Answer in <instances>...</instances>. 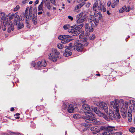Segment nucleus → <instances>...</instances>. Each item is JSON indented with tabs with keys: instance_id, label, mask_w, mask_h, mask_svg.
I'll return each mask as SVG.
<instances>
[{
	"instance_id": "nucleus-1",
	"label": "nucleus",
	"mask_w": 135,
	"mask_h": 135,
	"mask_svg": "<svg viewBox=\"0 0 135 135\" xmlns=\"http://www.w3.org/2000/svg\"><path fill=\"white\" fill-rule=\"evenodd\" d=\"M119 103V107H117V109L119 110H135V102L133 100H131L130 101L129 107H128L127 104H125L124 105H123L124 101L122 99L120 100L118 103Z\"/></svg>"
},
{
	"instance_id": "nucleus-2",
	"label": "nucleus",
	"mask_w": 135,
	"mask_h": 135,
	"mask_svg": "<svg viewBox=\"0 0 135 135\" xmlns=\"http://www.w3.org/2000/svg\"><path fill=\"white\" fill-rule=\"evenodd\" d=\"M91 110H87L86 112H84L87 116L89 117V118L86 119L85 121L88 123H94L96 122V119L94 117V115L91 112Z\"/></svg>"
},
{
	"instance_id": "nucleus-3",
	"label": "nucleus",
	"mask_w": 135,
	"mask_h": 135,
	"mask_svg": "<svg viewBox=\"0 0 135 135\" xmlns=\"http://www.w3.org/2000/svg\"><path fill=\"white\" fill-rule=\"evenodd\" d=\"M62 108L63 110H75L77 109V107L75 104L72 103L69 104L68 102H65L63 103Z\"/></svg>"
},
{
	"instance_id": "nucleus-4",
	"label": "nucleus",
	"mask_w": 135,
	"mask_h": 135,
	"mask_svg": "<svg viewBox=\"0 0 135 135\" xmlns=\"http://www.w3.org/2000/svg\"><path fill=\"white\" fill-rule=\"evenodd\" d=\"M86 18V15L83 12H81L78 14L76 17V22L80 23L84 21Z\"/></svg>"
},
{
	"instance_id": "nucleus-5",
	"label": "nucleus",
	"mask_w": 135,
	"mask_h": 135,
	"mask_svg": "<svg viewBox=\"0 0 135 135\" xmlns=\"http://www.w3.org/2000/svg\"><path fill=\"white\" fill-rule=\"evenodd\" d=\"M74 47L75 50L81 52L83 49V46L79 41H76L75 43Z\"/></svg>"
},
{
	"instance_id": "nucleus-6",
	"label": "nucleus",
	"mask_w": 135,
	"mask_h": 135,
	"mask_svg": "<svg viewBox=\"0 0 135 135\" xmlns=\"http://www.w3.org/2000/svg\"><path fill=\"white\" fill-rule=\"evenodd\" d=\"M69 37L70 36L69 35H61L59 37V40H61L62 43L66 44L70 41Z\"/></svg>"
},
{
	"instance_id": "nucleus-7",
	"label": "nucleus",
	"mask_w": 135,
	"mask_h": 135,
	"mask_svg": "<svg viewBox=\"0 0 135 135\" xmlns=\"http://www.w3.org/2000/svg\"><path fill=\"white\" fill-rule=\"evenodd\" d=\"M75 26H71V28H74L73 29H69L68 31L69 33H71L72 35L73 36H76L79 34L80 33V30L79 29H75Z\"/></svg>"
},
{
	"instance_id": "nucleus-8",
	"label": "nucleus",
	"mask_w": 135,
	"mask_h": 135,
	"mask_svg": "<svg viewBox=\"0 0 135 135\" xmlns=\"http://www.w3.org/2000/svg\"><path fill=\"white\" fill-rule=\"evenodd\" d=\"M106 112L107 113V115L109 117V118L112 120H113L116 119V117L115 115L114 112L112 110H107L106 111Z\"/></svg>"
},
{
	"instance_id": "nucleus-9",
	"label": "nucleus",
	"mask_w": 135,
	"mask_h": 135,
	"mask_svg": "<svg viewBox=\"0 0 135 135\" xmlns=\"http://www.w3.org/2000/svg\"><path fill=\"white\" fill-rule=\"evenodd\" d=\"M12 14L14 18H15L14 20V25H17L18 23L17 22H18L19 20H20L21 21V18H20L19 16L18 15V12H16L14 14Z\"/></svg>"
},
{
	"instance_id": "nucleus-10",
	"label": "nucleus",
	"mask_w": 135,
	"mask_h": 135,
	"mask_svg": "<svg viewBox=\"0 0 135 135\" xmlns=\"http://www.w3.org/2000/svg\"><path fill=\"white\" fill-rule=\"evenodd\" d=\"M94 112L100 117H103L105 119H107V116L105 113L101 112L100 110H94Z\"/></svg>"
},
{
	"instance_id": "nucleus-11",
	"label": "nucleus",
	"mask_w": 135,
	"mask_h": 135,
	"mask_svg": "<svg viewBox=\"0 0 135 135\" xmlns=\"http://www.w3.org/2000/svg\"><path fill=\"white\" fill-rule=\"evenodd\" d=\"M118 100L117 99L115 100V102L116 105L115 104V103L114 102H110V104L112 105L111 107L113 108L114 109H115V110H119L118 109H117V107H119V105H118Z\"/></svg>"
},
{
	"instance_id": "nucleus-12",
	"label": "nucleus",
	"mask_w": 135,
	"mask_h": 135,
	"mask_svg": "<svg viewBox=\"0 0 135 135\" xmlns=\"http://www.w3.org/2000/svg\"><path fill=\"white\" fill-rule=\"evenodd\" d=\"M8 33H10L11 32V31H13L14 29V27L12 23H8Z\"/></svg>"
},
{
	"instance_id": "nucleus-13",
	"label": "nucleus",
	"mask_w": 135,
	"mask_h": 135,
	"mask_svg": "<svg viewBox=\"0 0 135 135\" xmlns=\"http://www.w3.org/2000/svg\"><path fill=\"white\" fill-rule=\"evenodd\" d=\"M28 13V11L26 9L25 12V14L23 13H22L21 14V15L20 16L21 17V21H22L24 19V18L25 17H26V18L27 19L29 18V16H26V14H27Z\"/></svg>"
},
{
	"instance_id": "nucleus-14",
	"label": "nucleus",
	"mask_w": 135,
	"mask_h": 135,
	"mask_svg": "<svg viewBox=\"0 0 135 135\" xmlns=\"http://www.w3.org/2000/svg\"><path fill=\"white\" fill-rule=\"evenodd\" d=\"M100 108L99 109H102L103 110H107L108 109L107 105L104 102H102L100 104Z\"/></svg>"
},
{
	"instance_id": "nucleus-15",
	"label": "nucleus",
	"mask_w": 135,
	"mask_h": 135,
	"mask_svg": "<svg viewBox=\"0 0 135 135\" xmlns=\"http://www.w3.org/2000/svg\"><path fill=\"white\" fill-rule=\"evenodd\" d=\"M49 59L53 62L56 61L57 60V58L55 56L53 55L52 54H49Z\"/></svg>"
},
{
	"instance_id": "nucleus-16",
	"label": "nucleus",
	"mask_w": 135,
	"mask_h": 135,
	"mask_svg": "<svg viewBox=\"0 0 135 135\" xmlns=\"http://www.w3.org/2000/svg\"><path fill=\"white\" fill-rule=\"evenodd\" d=\"M79 37L80 39L82 40H81L82 41L86 42L87 40V38H84V32H82L80 35Z\"/></svg>"
},
{
	"instance_id": "nucleus-17",
	"label": "nucleus",
	"mask_w": 135,
	"mask_h": 135,
	"mask_svg": "<svg viewBox=\"0 0 135 135\" xmlns=\"http://www.w3.org/2000/svg\"><path fill=\"white\" fill-rule=\"evenodd\" d=\"M114 130H115V127L110 126H109L105 128L104 129L105 131H108L109 133L111 131Z\"/></svg>"
},
{
	"instance_id": "nucleus-18",
	"label": "nucleus",
	"mask_w": 135,
	"mask_h": 135,
	"mask_svg": "<svg viewBox=\"0 0 135 135\" xmlns=\"http://www.w3.org/2000/svg\"><path fill=\"white\" fill-rule=\"evenodd\" d=\"M0 17L1 18L2 20L4 21V22L6 21V15H5V13L4 12H1L0 13Z\"/></svg>"
},
{
	"instance_id": "nucleus-19",
	"label": "nucleus",
	"mask_w": 135,
	"mask_h": 135,
	"mask_svg": "<svg viewBox=\"0 0 135 135\" xmlns=\"http://www.w3.org/2000/svg\"><path fill=\"white\" fill-rule=\"evenodd\" d=\"M85 4V2H82L79 3L78 5H76L75 7V9L76 10H77L79 9L82 6H83Z\"/></svg>"
},
{
	"instance_id": "nucleus-20",
	"label": "nucleus",
	"mask_w": 135,
	"mask_h": 135,
	"mask_svg": "<svg viewBox=\"0 0 135 135\" xmlns=\"http://www.w3.org/2000/svg\"><path fill=\"white\" fill-rule=\"evenodd\" d=\"M121 114L123 117L125 118H126L127 115H128L127 110H121Z\"/></svg>"
},
{
	"instance_id": "nucleus-21",
	"label": "nucleus",
	"mask_w": 135,
	"mask_h": 135,
	"mask_svg": "<svg viewBox=\"0 0 135 135\" xmlns=\"http://www.w3.org/2000/svg\"><path fill=\"white\" fill-rule=\"evenodd\" d=\"M45 7L49 9H50L52 7V6L50 4V3L49 2H48L47 1H45Z\"/></svg>"
},
{
	"instance_id": "nucleus-22",
	"label": "nucleus",
	"mask_w": 135,
	"mask_h": 135,
	"mask_svg": "<svg viewBox=\"0 0 135 135\" xmlns=\"http://www.w3.org/2000/svg\"><path fill=\"white\" fill-rule=\"evenodd\" d=\"M72 54V53L70 51H68V50H65V52L64 53V56H68L71 55Z\"/></svg>"
},
{
	"instance_id": "nucleus-23",
	"label": "nucleus",
	"mask_w": 135,
	"mask_h": 135,
	"mask_svg": "<svg viewBox=\"0 0 135 135\" xmlns=\"http://www.w3.org/2000/svg\"><path fill=\"white\" fill-rule=\"evenodd\" d=\"M132 112L130 111L129 112L128 111V118L129 121L130 122H131L132 119V114H131Z\"/></svg>"
},
{
	"instance_id": "nucleus-24",
	"label": "nucleus",
	"mask_w": 135,
	"mask_h": 135,
	"mask_svg": "<svg viewBox=\"0 0 135 135\" xmlns=\"http://www.w3.org/2000/svg\"><path fill=\"white\" fill-rule=\"evenodd\" d=\"M105 128L103 126H101V127L99 128H99H98V131H95V132H93V134H96L97 133L101 131L102 130H104Z\"/></svg>"
},
{
	"instance_id": "nucleus-25",
	"label": "nucleus",
	"mask_w": 135,
	"mask_h": 135,
	"mask_svg": "<svg viewBox=\"0 0 135 135\" xmlns=\"http://www.w3.org/2000/svg\"><path fill=\"white\" fill-rule=\"evenodd\" d=\"M95 19V17L93 15H90L88 19V21L89 22H91Z\"/></svg>"
},
{
	"instance_id": "nucleus-26",
	"label": "nucleus",
	"mask_w": 135,
	"mask_h": 135,
	"mask_svg": "<svg viewBox=\"0 0 135 135\" xmlns=\"http://www.w3.org/2000/svg\"><path fill=\"white\" fill-rule=\"evenodd\" d=\"M98 3L99 2H98V1L97 0L94 3L93 7V9L94 11H96V8H97Z\"/></svg>"
},
{
	"instance_id": "nucleus-27",
	"label": "nucleus",
	"mask_w": 135,
	"mask_h": 135,
	"mask_svg": "<svg viewBox=\"0 0 135 135\" xmlns=\"http://www.w3.org/2000/svg\"><path fill=\"white\" fill-rule=\"evenodd\" d=\"M119 0H116L112 4V7L113 8H115V6L117 5L119 3Z\"/></svg>"
},
{
	"instance_id": "nucleus-28",
	"label": "nucleus",
	"mask_w": 135,
	"mask_h": 135,
	"mask_svg": "<svg viewBox=\"0 0 135 135\" xmlns=\"http://www.w3.org/2000/svg\"><path fill=\"white\" fill-rule=\"evenodd\" d=\"M32 22L34 24H36L37 23V16L35 15H33L32 18Z\"/></svg>"
},
{
	"instance_id": "nucleus-29",
	"label": "nucleus",
	"mask_w": 135,
	"mask_h": 135,
	"mask_svg": "<svg viewBox=\"0 0 135 135\" xmlns=\"http://www.w3.org/2000/svg\"><path fill=\"white\" fill-rule=\"evenodd\" d=\"M72 44L71 43H70L69 45L68 46H66L65 48L69 50H71L73 49H74V47L72 46Z\"/></svg>"
},
{
	"instance_id": "nucleus-30",
	"label": "nucleus",
	"mask_w": 135,
	"mask_h": 135,
	"mask_svg": "<svg viewBox=\"0 0 135 135\" xmlns=\"http://www.w3.org/2000/svg\"><path fill=\"white\" fill-rule=\"evenodd\" d=\"M83 109L84 110H89L90 109L89 106L87 104H84L82 105Z\"/></svg>"
},
{
	"instance_id": "nucleus-31",
	"label": "nucleus",
	"mask_w": 135,
	"mask_h": 135,
	"mask_svg": "<svg viewBox=\"0 0 135 135\" xmlns=\"http://www.w3.org/2000/svg\"><path fill=\"white\" fill-rule=\"evenodd\" d=\"M115 114L116 116V118L117 119H120L121 118L119 110H115Z\"/></svg>"
},
{
	"instance_id": "nucleus-32",
	"label": "nucleus",
	"mask_w": 135,
	"mask_h": 135,
	"mask_svg": "<svg viewBox=\"0 0 135 135\" xmlns=\"http://www.w3.org/2000/svg\"><path fill=\"white\" fill-rule=\"evenodd\" d=\"M32 9L33 7H30L29 9V15L30 18H32L33 16L32 13Z\"/></svg>"
},
{
	"instance_id": "nucleus-33",
	"label": "nucleus",
	"mask_w": 135,
	"mask_h": 135,
	"mask_svg": "<svg viewBox=\"0 0 135 135\" xmlns=\"http://www.w3.org/2000/svg\"><path fill=\"white\" fill-rule=\"evenodd\" d=\"M44 4V2L43 1H42L41 3L40 4L38 7V11H40L41 10H42V7L43 6Z\"/></svg>"
},
{
	"instance_id": "nucleus-34",
	"label": "nucleus",
	"mask_w": 135,
	"mask_h": 135,
	"mask_svg": "<svg viewBox=\"0 0 135 135\" xmlns=\"http://www.w3.org/2000/svg\"><path fill=\"white\" fill-rule=\"evenodd\" d=\"M98 128H99V127H98L95 126L92 127L90 128V130L92 131H94V132H95V131H98Z\"/></svg>"
},
{
	"instance_id": "nucleus-35",
	"label": "nucleus",
	"mask_w": 135,
	"mask_h": 135,
	"mask_svg": "<svg viewBox=\"0 0 135 135\" xmlns=\"http://www.w3.org/2000/svg\"><path fill=\"white\" fill-rule=\"evenodd\" d=\"M85 30L87 31H89L90 32V26L89 25L88 23H86L85 24Z\"/></svg>"
},
{
	"instance_id": "nucleus-36",
	"label": "nucleus",
	"mask_w": 135,
	"mask_h": 135,
	"mask_svg": "<svg viewBox=\"0 0 135 135\" xmlns=\"http://www.w3.org/2000/svg\"><path fill=\"white\" fill-rule=\"evenodd\" d=\"M8 22H5V21L3 22V24L4 26V27L2 28V29L3 31H5L6 29V26H7V25H8Z\"/></svg>"
},
{
	"instance_id": "nucleus-37",
	"label": "nucleus",
	"mask_w": 135,
	"mask_h": 135,
	"mask_svg": "<svg viewBox=\"0 0 135 135\" xmlns=\"http://www.w3.org/2000/svg\"><path fill=\"white\" fill-rule=\"evenodd\" d=\"M52 51L53 53H54L56 55H58L60 54V52L58 51L56 49H52Z\"/></svg>"
},
{
	"instance_id": "nucleus-38",
	"label": "nucleus",
	"mask_w": 135,
	"mask_h": 135,
	"mask_svg": "<svg viewBox=\"0 0 135 135\" xmlns=\"http://www.w3.org/2000/svg\"><path fill=\"white\" fill-rule=\"evenodd\" d=\"M41 65L44 67H45L46 66L47 63L46 61L44 60H42Z\"/></svg>"
},
{
	"instance_id": "nucleus-39",
	"label": "nucleus",
	"mask_w": 135,
	"mask_h": 135,
	"mask_svg": "<svg viewBox=\"0 0 135 135\" xmlns=\"http://www.w3.org/2000/svg\"><path fill=\"white\" fill-rule=\"evenodd\" d=\"M57 47L59 49H61L64 47V46L62 44H59L57 45Z\"/></svg>"
},
{
	"instance_id": "nucleus-40",
	"label": "nucleus",
	"mask_w": 135,
	"mask_h": 135,
	"mask_svg": "<svg viewBox=\"0 0 135 135\" xmlns=\"http://www.w3.org/2000/svg\"><path fill=\"white\" fill-rule=\"evenodd\" d=\"M24 26L23 24L22 23H20L18 25V28L19 29H20L23 27Z\"/></svg>"
},
{
	"instance_id": "nucleus-41",
	"label": "nucleus",
	"mask_w": 135,
	"mask_h": 135,
	"mask_svg": "<svg viewBox=\"0 0 135 135\" xmlns=\"http://www.w3.org/2000/svg\"><path fill=\"white\" fill-rule=\"evenodd\" d=\"M129 131L132 133H134L135 131V128L131 127L129 129Z\"/></svg>"
},
{
	"instance_id": "nucleus-42",
	"label": "nucleus",
	"mask_w": 135,
	"mask_h": 135,
	"mask_svg": "<svg viewBox=\"0 0 135 135\" xmlns=\"http://www.w3.org/2000/svg\"><path fill=\"white\" fill-rule=\"evenodd\" d=\"M126 9V7L125 6H124L122 7V9H121L119 10V12L120 13L122 12L125 11Z\"/></svg>"
},
{
	"instance_id": "nucleus-43",
	"label": "nucleus",
	"mask_w": 135,
	"mask_h": 135,
	"mask_svg": "<svg viewBox=\"0 0 135 135\" xmlns=\"http://www.w3.org/2000/svg\"><path fill=\"white\" fill-rule=\"evenodd\" d=\"M20 7L19 5H17L16 6L15 8L13 9V11L14 12H16L18 11L20 9Z\"/></svg>"
},
{
	"instance_id": "nucleus-44",
	"label": "nucleus",
	"mask_w": 135,
	"mask_h": 135,
	"mask_svg": "<svg viewBox=\"0 0 135 135\" xmlns=\"http://www.w3.org/2000/svg\"><path fill=\"white\" fill-rule=\"evenodd\" d=\"M84 24L83 23H81L80 25H78V26H76L77 27V28L78 29H79V30L80 29H81L83 26H84Z\"/></svg>"
},
{
	"instance_id": "nucleus-45",
	"label": "nucleus",
	"mask_w": 135,
	"mask_h": 135,
	"mask_svg": "<svg viewBox=\"0 0 135 135\" xmlns=\"http://www.w3.org/2000/svg\"><path fill=\"white\" fill-rule=\"evenodd\" d=\"M94 25L93 23L91 24V26H90V32H92L94 30Z\"/></svg>"
},
{
	"instance_id": "nucleus-46",
	"label": "nucleus",
	"mask_w": 135,
	"mask_h": 135,
	"mask_svg": "<svg viewBox=\"0 0 135 135\" xmlns=\"http://www.w3.org/2000/svg\"><path fill=\"white\" fill-rule=\"evenodd\" d=\"M122 134V132H118L113 133V135H121Z\"/></svg>"
},
{
	"instance_id": "nucleus-47",
	"label": "nucleus",
	"mask_w": 135,
	"mask_h": 135,
	"mask_svg": "<svg viewBox=\"0 0 135 135\" xmlns=\"http://www.w3.org/2000/svg\"><path fill=\"white\" fill-rule=\"evenodd\" d=\"M95 25L96 26H97L98 25L99 23V20H97L96 19L94 20L93 21Z\"/></svg>"
},
{
	"instance_id": "nucleus-48",
	"label": "nucleus",
	"mask_w": 135,
	"mask_h": 135,
	"mask_svg": "<svg viewBox=\"0 0 135 135\" xmlns=\"http://www.w3.org/2000/svg\"><path fill=\"white\" fill-rule=\"evenodd\" d=\"M95 35H92L91 36H90L89 37V38L90 40H93L95 39Z\"/></svg>"
},
{
	"instance_id": "nucleus-49",
	"label": "nucleus",
	"mask_w": 135,
	"mask_h": 135,
	"mask_svg": "<svg viewBox=\"0 0 135 135\" xmlns=\"http://www.w3.org/2000/svg\"><path fill=\"white\" fill-rule=\"evenodd\" d=\"M69 27V25H66L64 26V28L65 30L68 29Z\"/></svg>"
},
{
	"instance_id": "nucleus-50",
	"label": "nucleus",
	"mask_w": 135,
	"mask_h": 135,
	"mask_svg": "<svg viewBox=\"0 0 135 135\" xmlns=\"http://www.w3.org/2000/svg\"><path fill=\"white\" fill-rule=\"evenodd\" d=\"M98 4L99 6L98 7V9L99 10V12H100V11H102L101 5H100V4L99 3Z\"/></svg>"
},
{
	"instance_id": "nucleus-51",
	"label": "nucleus",
	"mask_w": 135,
	"mask_h": 135,
	"mask_svg": "<svg viewBox=\"0 0 135 135\" xmlns=\"http://www.w3.org/2000/svg\"><path fill=\"white\" fill-rule=\"evenodd\" d=\"M110 133L108 131H106V132L103 133H102L103 135H109Z\"/></svg>"
},
{
	"instance_id": "nucleus-52",
	"label": "nucleus",
	"mask_w": 135,
	"mask_h": 135,
	"mask_svg": "<svg viewBox=\"0 0 135 135\" xmlns=\"http://www.w3.org/2000/svg\"><path fill=\"white\" fill-rule=\"evenodd\" d=\"M95 11L94 13V15L95 17H97L99 15V12L97 11Z\"/></svg>"
},
{
	"instance_id": "nucleus-53",
	"label": "nucleus",
	"mask_w": 135,
	"mask_h": 135,
	"mask_svg": "<svg viewBox=\"0 0 135 135\" xmlns=\"http://www.w3.org/2000/svg\"><path fill=\"white\" fill-rule=\"evenodd\" d=\"M51 3L54 4V5H55V3L56 1V0H50Z\"/></svg>"
},
{
	"instance_id": "nucleus-54",
	"label": "nucleus",
	"mask_w": 135,
	"mask_h": 135,
	"mask_svg": "<svg viewBox=\"0 0 135 135\" xmlns=\"http://www.w3.org/2000/svg\"><path fill=\"white\" fill-rule=\"evenodd\" d=\"M88 0H76V2L77 3H79V2H80L81 1H83V2H85L87 1Z\"/></svg>"
},
{
	"instance_id": "nucleus-55",
	"label": "nucleus",
	"mask_w": 135,
	"mask_h": 135,
	"mask_svg": "<svg viewBox=\"0 0 135 135\" xmlns=\"http://www.w3.org/2000/svg\"><path fill=\"white\" fill-rule=\"evenodd\" d=\"M98 19L99 20H100L102 18V15L101 13H99L98 15Z\"/></svg>"
},
{
	"instance_id": "nucleus-56",
	"label": "nucleus",
	"mask_w": 135,
	"mask_h": 135,
	"mask_svg": "<svg viewBox=\"0 0 135 135\" xmlns=\"http://www.w3.org/2000/svg\"><path fill=\"white\" fill-rule=\"evenodd\" d=\"M68 18L71 21H73V18L71 16H68Z\"/></svg>"
},
{
	"instance_id": "nucleus-57",
	"label": "nucleus",
	"mask_w": 135,
	"mask_h": 135,
	"mask_svg": "<svg viewBox=\"0 0 135 135\" xmlns=\"http://www.w3.org/2000/svg\"><path fill=\"white\" fill-rule=\"evenodd\" d=\"M37 66L39 67H40L42 65H41V62L40 61H38L37 63Z\"/></svg>"
},
{
	"instance_id": "nucleus-58",
	"label": "nucleus",
	"mask_w": 135,
	"mask_h": 135,
	"mask_svg": "<svg viewBox=\"0 0 135 135\" xmlns=\"http://www.w3.org/2000/svg\"><path fill=\"white\" fill-rule=\"evenodd\" d=\"M107 6L108 7H109L111 4V2L110 1H109L107 3Z\"/></svg>"
},
{
	"instance_id": "nucleus-59",
	"label": "nucleus",
	"mask_w": 135,
	"mask_h": 135,
	"mask_svg": "<svg viewBox=\"0 0 135 135\" xmlns=\"http://www.w3.org/2000/svg\"><path fill=\"white\" fill-rule=\"evenodd\" d=\"M90 4L89 3H88L86 4V7L88 8L90 6Z\"/></svg>"
},
{
	"instance_id": "nucleus-60",
	"label": "nucleus",
	"mask_w": 135,
	"mask_h": 135,
	"mask_svg": "<svg viewBox=\"0 0 135 135\" xmlns=\"http://www.w3.org/2000/svg\"><path fill=\"white\" fill-rule=\"evenodd\" d=\"M14 18L13 14L11 15L9 17V18L10 20H11Z\"/></svg>"
},
{
	"instance_id": "nucleus-61",
	"label": "nucleus",
	"mask_w": 135,
	"mask_h": 135,
	"mask_svg": "<svg viewBox=\"0 0 135 135\" xmlns=\"http://www.w3.org/2000/svg\"><path fill=\"white\" fill-rule=\"evenodd\" d=\"M31 65L33 67H35L36 65V63L35 62H32L31 63Z\"/></svg>"
},
{
	"instance_id": "nucleus-62",
	"label": "nucleus",
	"mask_w": 135,
	"mask_h": 135,
	"mask_svg": "<svg viewBox=\"0 0 135 135\" xmlns=\"http://www.w3.org/2000/svg\"><path fill=\"white\" fill-rule=\"evenodd\" d=\"M130 9V7H128V9H127V8H126V12H128L129 11V10Z\"/></svg>"
},
{
	"instance_id": "nucleus-63",
	"label": "nucleus",
	"mask_w": 135,
	"mask_h": 135,
	"mask_svg": "<svg viewBox=\"0 0 135 135\" xmlns=\"http://www.w3.org/2000/svg\"><path fill=\"white\" fill-rule=\"evenodd\" d=\"M78 116L77 114H74L73 115V117L74 118H77V116Z\"/></svg>"
},
{
	"instance_id": "nucleus-64",
	"label": "nucleus",
	"mask_w": 135,
	"mask_h": 135,
	"mask_svg": "<svg viewBox=\"0 0 135 135\" xmlns=\"http://www.w3.org/2000/svg\"><path fill=\"white\" fill-rule=\"evenodd\" d=\"M103 12H105L106 11V9L104 6H103Z\"/></svg>"
}]
</instances>
